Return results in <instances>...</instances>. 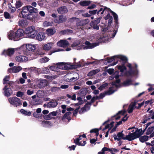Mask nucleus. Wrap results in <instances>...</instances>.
Returning a JSON list of instances; mask_svg holds the SVG:
<instances>
[{
    "label": "nucleus",
    "mask_w": 154,
    "mask_h": 154,
    "mask_svg": "<svg viewBox=\"0 0 154 154\" xmlns=\"http://www.w3.org/2000/svg\"><path fill=\"white\" fill-rule=\"evenodd\" d=\"M57 11L58 12L59 14H63L66 13L68 11V10L65 6H62L59 8Z\"/></svg>",
    "instance_id": "21"
},
{
    "label": "nucleus",
    "mask_w": 154,
    "mask_h": 154,
    "mask_svg": "<svg viewBox=\"0 0 154 154\" xmlns=\"http://www.w3.org/2000/svg\"><path fill=\"white\" fill-rule=\"evenodd\" d=\"M49 72V69L47 68H43L42 71V72L44 74H47Z\"/></svg>",
    "instance_id": "56"
},
{
    "label": "nucleus",
    "mask_w": 154,
    "mask_h": 154,
    "mask_svg": "<svg viewBox=\"0 0 154 154\" xmlns=\"http://www.w3.org/2000/svg\"><path fill=\"white\" fill-rule=\"evenodd\" d=\"M73 32L71 30L67 29L63 31H62L60 32V34L61 35H65L68 34L70 33H72Z\"/></svg>",
    "instance_id": "33"
},
{
    "label": "nucleus",
    "mask_w": 154,
    "mask_h": 154,
    "mask_svg": "<svg viewBox=\"0 0 154 154\" xmlns=\"http://www.w3.org/2000/svg\"><path fill=\"white\" fill-rule=\"evenodd\" d=\"M15 32L16 35V37L18 38V40H19V37L23 36L24 34L23 30L22 29H18Z\"/></svg>",
    "instance_id": "23"
},
{
    "label": "nucleus",
    "mask_w": 154,
    "mask_h": 154,
    "mask_svg": "<svg viewBox=\"0 0 154 154\" xmlns=\"http://www.w3.org/2000/svg\"><path fill=\"white\" fill-rule=\"evenodd\" d=\"M112 16H111V17H110V19H109L108 20V26H109L111 24L112 22Z\"/></svg>",
    "instance_id": "63"
},
{
    "label": "nucleus",
    "mask_w": 154,
    "mask_h": 154,
    "mask_svg": "<svg viewBox=\"0 0 154 154\" xmlns=\"http://www.w3.org/2000/svg\"><path fill=\"white\" fill-rule=\"evenodd\" d=\"M114 123V122H111L109 125H107L105 127V128L103 129V130L109 128H111L113 126V125Z\"/></svg>",
    "instance_id": "47"
},
{
    "label": "nucleus",
    "mask_w": 154,
    "mask_h": 154,
    "mask_svg": "<svg viewBox=\"0 0 154 154\" xmlns=\"http://www.w3.org/2000/svg\"><path fill=\"white\" fill-rule=\"evenodd\" d=\"M93 23H90V26L93 28L94 29L98 30L99 29V27L96 24H94Z\"/></svg>",
    "instance_id": "42"
},
{
    "label": "nucleus",
    "mask_w": 154,
    "mask_h": 154,
    "mask_svg": "<svg viewBox=\"0 0 154 154\" xmlns=\"http://www.w3.org/2000/svg\"><path fill=\"white\" fill-rule=\"evenodd\" d=\"M9 78V76H6L3 79V84H5L8 81Z\"/></svg>",
    "instance_id": "52"
},
{
    "label": "nucleus",
    "mask_w": 154,
    "mask_h": 154,
    "mask_svg": "<svg viewBox=\"0 0 154 154\" xmlns=\"http://www.w3.org/2000/svg\"><path fill=\"white\" fill-rule=\"evenodd\" d=\"M91 104H89L88 102L87 103L86 105H85V106L82 108L80 111V113H82L83 112H85L86 111L89 110L90 108V105Z\"/></svg>",
    "instance_id": "28"
},
{
    "label": "nucleus",
    "mask_w": 154,
    "mask_h": 154,
    "mask_svg": "<svg viewBox=\"0 0 154 154\" xmlns=\"http://www.w3.org/2000/svg\"><path fill=\"white\" fill-rule=\"evenodd\" d=\"M49 59L47 57H45L41 59L40 60V62L42 63H45L49 61Z\"/></svg>",
    "instance_id": "45"
},
{
    "label": "nucleus",
    "mask_w": 154,
    "mask_h": 154,
    "mask_svg": "<svg viewBox=\"0 0 154 154\" xmlns=\"http://www.w3.org/2000/svg\"><path fill=\"white\" fill-rule=\"evenodd\" d=\"M51 124L50 122L48 121H43L42 122V124L45 126H47Z\"/></svg>",
    "instance_id": "50"
},
{
    "label": "nucleus",
    "mask_w": 154,
    "mask_h": 154,
    "mask_svg": "<svg viewBox=\"0 0 154 154\" xmlns=\"http://www.w3.org/2000/svg\"><path fill=\"white\" fill-rule=\"evenodd\" d=\"M85 44L86 46L85 47L83 46H79V48H77V49H81L83 48L84 49H91L99 45L98 43H95L91 44L89 42L87 41L85 42Z\"/></svg>",
    "instance_id": "6"
},
{
    "label": "nucleus",
    "mask_w": 154,
    "mask_h": 154,
    "mask_svg": "<svg viewBox=\"0 0 154 154\" xmlns=\"http://www.w3.org/2000/svg\"><path fill=\"white\" fill-rule=\"evenodd\" d=\"M100 71V70L98 69L93 70L90 71L88 74V75L89 76H91L94 75H95Z\"/></svg>",
    "instance_id": "32"
},
{
    "label": "nucleus",
    "mask_w": 154,
    "mask_h": 154,
    "mask_svg": "<svg viewBox=\"0 0 154 154\" xmlns=\"http://www.w3.org/2000/svg\"><path fill=\"white\" fill-rule=\"evenodd\" d=\"M154 128V127L153 126L149 127L147 130L146 132V134L148 135L150 134L153 131Z\"/></svg>",
    "instance_id": "39"
},
{
    "label": "nucleus",
    "mask_w": 154,
    "mask_h": 154,
    "mask_svg": "<svg viewBox=\"0 0 154 154\" xmlns=\"http://www.w3.org/2000/svg\"><path fill=\"white\" fill-rule=\"evenodd\" d=\"M57 68L62 69H66L68 67L66 63H60L57 64Z\"/></svg>",
    "instance_id": "19"
},
{
    "label": "nucleus",
    "mask_w": 154,
    "mask_h": 154,
    "mask_svg": "<svg viewBox=\"0 0 154 154\" xmlns=\"http://www.w3.org/2000/svg\"><path fill=\"white\" fill-rule=\"evenodd\" d=\"M15 50L16 49L14 48H9L6 50L4 51V54L11 56L14 54Z\"/></svg>",
    "instance_id": "20"
},
{
    "label": "nucleus",
    "mask_w": 154,
    "mask_h": 154,
    "mask_svg": "<svg viewBox=\"0 0 154 154\" xmlns=\"http://www.w3.org/2000/svg\"><path fill=\"white\" fill-rule=\"evenodd\" d=\"M89 22V21L88 19H85L80 21L79 22L77 23V26H84Z\"/></svg>",
    "instance_id": "25"
},
{
    "label": "nucleus",
    "mask_w": 154,
    "mask_h": 154,
    "mask_svg": "<svg viewBox=\"0 0 154 154\" xmlns=\"http://www.w3.org/2000/svg\"><path fill=\"white\" fill-rule=\"evenodd\" d=\"M45 37V34L44 33L40 32L36 36V39L39 41H41L44 40Z\"/></svg>",
    "instance_id": "22"
},
{
    "label": "nucleus",
    "mask_w": 154,
    "mask_h": 154,
    "mask_svg": "<svg viewBox=\"0 0 154 154\" xmlns=\"http://www.w3.org/2000/svg\"><path fill=\"white\" fill-rule=\"evenodd\" d=\"M149 137L145 135L139 138L140 140L142 142H144L147 140Z\"/></svg>",
    "instance_id": "34"
},
{
    "label": "nucleus",
    "mask_w": 154,
    "mask_h": 154,
    "mask_svg": "<svg viewBox=\"0 0 154 154\" xmlns=\"http://www.w3.org/2000/svg\"><path fill=\"white\" fill-rule=\"evenodd\" d=\"M123 131L121 132H119L117 135H114L113 137L115 140H117L119 141L121 139L126 140L125 137L124 135L122 133Z\"/></svg>",
    "instance_id": "11"
},
{
    "label": "nucleus",
    "mask_w": 154,
    "mask_h": 154,
    "mask_svg": "<svg viewBox=\"0 0 154 154\" xmlns=\"http://www.w3.org/2000/svg\"><path fill=\"white\" fill-rule=\"evenodd\" d=\"M116 57H117V56H115L108 58L107 59L108 62H111L113 61L114 60H115V58Z\"/></svg>",
    "instance_id": "53"
},
{
    "label": "nucleus",
    "mask_w": 154,
    "mask_h": 154,
    "mask_svg": "<svg viewBox=\"0 0 154 154\" xmlns=\"http://www.w3.org/2000/svg\"><path fill=\"white\" fill-rule=\"evenodd\" d=\"M78 76L79 75L78 73L76 72L74 73L72 78H68V80L69 81H74L77 80L79 79V78L78 77Z\"/></svg>",
    "instance_id": "31"
},
{
    "label": "nucleus",
    "mask_w": 154,
    "mask_h": 154,
    "mask_svg": "<svg viewBox=\"0 0 154 154\" xmlns=\"http://www.w3.org/2000/svg\"><path fill=\"white\" fill-rule=\"evenodd\" d=\"M22 69V68L20 66H14L9 69L8 71L10 73H16L19 72Z\"/></svg>",
    "instance_id": "9"
},
{
    "label": "nucleus",
    "mask_w": 154,
    "mask_h": 154,
    "mask_svg": "<svg viewBox=\"0 0 154 154\" xmlns=\"http://www.w3.org/2000/svg\"><path fill=\"white\" fill-rule=\"evenodd\" d=\"M144 131H143L141 129L136 130L132 133H130L129 134L125 136L126 140L129 141H131L139 137L143 133Z\"/></svg>",
    "instance_id": "1"
},
{
    "label": "nucleus",
    "mask_w": 154,
    "mask_h": 154,
    "mask_svg": "<svg viewBox=\"0 0 154 154\" xmlns=\"http://www.w3.org/2000/svg\"><path fill=\"white\" fill-rule=\"evenodd\" d=\"M110 149L111 150L110 151H109L113 154H114V152H116L118 151L117 150L115 149Z\"/></svg>",
    "instance_id": "61"
},
{
    "label": "nucleus",
    "mask_w": 154,
    "mask_h": 154,
    "mask_svg": "<svg viewBox=\"0 0 154 154\" xmlns=\"http://www.w3.org/2000/svg\"><path fill=\"white\" fill-rule=\"evenodd\" d=\"M119 72L118 71L116 72L115 73L111 75L109 78L110 80H112L114 78L116 79V82H112V85L113 86H115L116 87H118L119 85V83L120 82V80L118 79L119 76V75H118Z\"/></svg>",
    "instance_id": "4"
},
{
    "label": "nucleus",
    "mask_w": 154,
    "mask_h": 154,
    "mask_svg": "<svg viewBox=\"0 0 154 154\" xmlns=\"http://www.w3.org/2000/svg\"><path fill=\"white\" fill-rule=\"evenodd\" d=\"M117 68L122 72H123L126 69V68L124 65H122V66L120 65L118 66Z\"/></svg>",
    "instance_id": "43"
},
{
    "label": "nucleus",
    "mask_w": 154,
    "mask_h": 154,
    "mask_svg": "<svg viewBox=\"0 0 154 154\" xmlns=\"http://www.w3.org/2000/svg\"><path fill=\"white\" fill-rule=\"evenodd\" d=\"M110 150H111L110 149H108L106 147H105L102 149V151H103L104 153V152H105V151H110Z\"/></svg>",
    "instance_id": "62"
},
{
    "label": "nucleus",
    "mask_w": 154,
    "mask_h": 154,
    "mask_svg": "<svg viewBox=\"0 0 154 154\" xmlns=\"http://www.w3.org/2000/svg\"><path fill=\"white\" fill-rule=\"evenodd\" d=\"M98 96H96V97H93L91 100V101L90 102H89L88 103L89 104H91V103L94 102L96 100L98 99Z\"/></svg>",
    "instance_id": "54"
},
{
    "label": "nucleus",
    "mask_w": 154,
    "mask_h": 154,
    "mask_svg": "<svg viewBox=\"0 0 154 154\" xmlns=\"http://www.w3.org/2000/svg\"><path fill=\"white\" fill-rule=\"evenodd\" d=\"M137 102V101H135L134 102L131 103L128 109V112L129 113H130L132 112L133 109L135 108Z\"/></svg>",
    "instance_id": "24"
},
{
    "label": "nucleus",
    "mask_w": 154,
    "mask_h": 154,
    "mask_svg": "<svg viewBox=\"0 0 154 154\" xmlns=\"http://www.w3.org/2000/svg\"><path fill=\"white\" fill-rule=\"evenodd\" d=\"M4 15L6 19H9L11 18L9 14L7 12H5L4 13Z\"/></svg>",
    "instance_id": "51"
},
{
    "label": "nucleus",
    "mask_w": 154,
    "mask_h": 154,
    "mask_svg": "<svg viewBox=\"0 0 154 154\" xmlns=\"http://www.w3.org/2000/svg\"><path fill=\"white\" fill-rule=\"evenodd\" d=\"M18 24L20 26H25L26 24V21L24 20H20L18 23Z\"/></svg>",
    "instance_id": "49"
},
{
    "label": "nucleus",
    "mask_w": 154,
    "mask_h": 154,
    "mask_svg": "<svg viewBox=\"0 0 154 154\" xmlns=\"http://www.w3.org/2000/svg\"><path fill=\"white\" fill-rule=\"evenodd\" d=\"M54 44L52 42H49L47 44H44L43 45V49L46 51L50 50Z\"/></svg>",
    "instance_id": "14"
},
{
    "label": "nucleus",
    "mask_w": 154,
    "mask_h": 154,
    "mask_svg": "<svg viewBox=\"0 0 154 154\" xmlns=\"http://www.w3.org/2000/svg\"><path fill=\"white\" fill-rule=\"evenodd\" d=\"M57 105V103L55 100H52L48 103V108H52L56 107Z\"/></svg>",
    "instance_id": "18"
},
{
    "label": "nucleus",
    "mask_w": 154,
    "mask_h": 154,
    "mask_svg": "<svg viewBox=\"0 0 154 154\" xmlns=\"http://www.w3.org/2000/svg\"><path fill=\"white\" fill-rule=\"evenodd\" d=\"M9 103L14 106H17L22 105L20 100L16 97H10L8 99Z\"/></svg>",
    "instance_id": "5"
},
{
    "label": "nucleus",
    "mask_w": 154,
    "mask_h": 154,
    "mask_svg": "<svg viewBox=\"0 0 154 154\" xmlns=\"http://www.w3.org/2000/svg\"><path fill=\"white\" fill-rule=\"evenodd\" d=\"M3 90L4 91V95L6 96H10L12 93V92L11 88L8 87L7 85H5Z\"/></svg>",
    "instance_id": "15"
},
{
    "label": "nucleus",
    "mask_w": 154,
    "mask_h": 154,
    "mask_svg": "<svg viewBox=\"0 0 154 154\" xmlns=\"http://www.w3.org/2000/svg\"><path fill=\"white\" fill-rule=\"evenodd\" d=\"M56 29L54 28H49L46 31V34L48 35H51L54 34L56 32Z\"/></svg>",
    "instance_id": "27"
},
{
    "label": "nucleus",
    "mask_w": 154,
    "mask_h": 154,
    "mask_svg": "<svg viewBox=\"0 0 154 154\" xmlns=\"http://www.w3.org/2000/svg\"><path fill=\"white\" fill-rule=\"evenodd\" d=\"M132 82L131 80L128 79L124 82L123 83V85L125 86H128L131 85Z\"/></svg>",
    "instance_id": "40"
},
{
    "label": "nucleus",
    "mask_w": 154,
    "mask_h": 154,
    "mask_svg": "<svg viewBox=\"0 0 154 154\" xmlns=\"http://www.w3.org/2000/svg\"><path fill=\"white\" fill-rule=\"evenodd\" d=\"M53 23L48 21H45L43 23L44 26H48L52 25Z\"/></svg>",
    "instance_id": "46"
},
{
    "label": "nucleus",
    "mask_w": 154,
    "mask_h": 154,
    "mask_svg": "<svg viewBox=\"0 0 154 154\" xmlns=\"http://www.w3.org/2000/svg\"><path fill=\"white\" fill-rule=\"evenodd\" d=\"M58 77L57 75H45V78L49 79V80H52L57 78Z\"/></svg>",
    "instance_id": "44"
},
{
    "label": "nucleus",
    "mask_w": 154,
    "mask_h": 154,
    "mask_svg": "<svg viewBox=\"0 0 154 154\" xmlns=\"http://www.w3.org/2000/svg\"><path fill=\"white\" fill-rule=\"evenodd\" d=\"M49 115L50 116H55L57 115V113L54 111L52 112L49 113Z\"/></svg>",
    "instance_id": "64"
},
{
    "label": "nucleus",
    "mask_w": 154,
    "mask_h": 154,
    "mask_svg": "<svg viewBox=\"0 0 154 154\" xmlns=\"http://www.w3.org/2000/svg\"><path fill=\"white\" fill-rule=\"evenodd\" d=\"M114 91L112 89V87H110L109 90L105 92L104 93H101L98 97V99H102L105 97V95H110L113 94Z\"/></svg>",
    "instance_id": "10"
},
{
    "label": "nucleus",
    "mask_w": 154,
    "mask_h": 154,
    "mask_svg": "<svg viewBox=\"0 0 154 154\" xmlns=\"http://www.w3.org/2000/svg\"><path fill=\"white\" fill-rule=\"evenodd\" d=\"M25 32L27 37L32 38L35 37L37 34V31L34 26L28 27Z\"/></svg>",
    "instance_id": "2"
},
{
    "label": "nucleus",
    "mask_w": 154,
    "mask_h": 154,
    "mask_svg": "<svg viewBox=\"0 0 154 154\" xmlns=\"http://www.w3.org/2000/svg\"><path fill=\"white\" fill-rule=\"evenodd\" d=\"M149 115L152 116L151 117V119H154V114L153 111L152 110H151L149 112Z\"/></svg>",
    "instance_id": "57"
},
{
    "label": "nucleus",
    "mask_w": 154,
    "mask_h": 154,
    "mask_svg": "<svg viewBox=\"0 0 154 154\" xmlns=\"http://www.w3.org/2000/svg\"><path fill=\"white\" fill-rule=\"evenodd\" d=\"M39 87H45L47 85L48 82L46 79H40L37 82Z\"/></svg>",
    "instance_id": "13"
},
{
    "label": "nucleus",
    "mask_w": 154,
    "mask_h": 154,
    "mask_svg": "<svg viewBox=\"0 0 154 154\" xmlns=\"http://www.w3.org/2000/svg\"><path fill=\"white\" fill-rule=\"evenodd\" d=\"M66 20V16L61 15H59L58 17L55 19L54 21L56 23H60L65 22Z\"/></svg>",
    "instance_id": "8"
},
{
    "label": "nucleus",
    "mask_w": 154,
    "mask_h": 154,
    "mask_svg": "<svg viewBox=\"0 0 154 154\" xmlns=\"http://www.w3.org/2000/svg\"><path fill=\"white\" fill-rule=\"evenodd\" d=\"M26 48L28 51H33L36 48L35 45L31 44H26Z\"/></svg>",
    "instance_id": "26"
},
{
    "label": "nucleus",
    "mask_w": 154,
    "mask_h": 154,
    "mask_svg": "<svg viewBox=\"0 0 154 154\" xmlns=\"http://www.w3.org/2000/svg\"><path fill=\"white\" fill-rule=\"evenodd\" d=\"M100 18H97L96 20H95L94 21H92L91 23H94V24L97 25L100 22Z\"/></svg>",
    "instance_id": "55"
},
{
    "label": "nucleus",
    "mask_w": 154,
    "mask_h": 154,
    "mask_svg": "<svg viewBox=\"0 0 154 154\" xmlns=\"http://www.w3.org/2000/svg\"><path fill=\"white\" fill-rule=\"evenodd\" d=\"M16 32H14L13 31H10L8 34V37L9 39L13 40L14 41L18 40V38L16 36Z\"/></svg>",
    "instance_id": "12"
},
{
    "label": "nucleus",
    "mask_w": 154,
    "mask_h": 154,
    "mask_svg": "<svg viewBox=\"0 0 154 154\" xmlns=\"http://www.w3.org/2000/svg\"><path fill=\"white\" fill-rule=\"evenodd\" d=\"M106 10L110 11L111 13L112 14V15L114 17V19L115 20V22L117 24L118 20V15L116 13L111 11L109 8H107V7H105L104 8L103 11L102 13H101V14H102L104 12H106Z\"/></svg>",
    "instance_id": "7"
},
{
    "label": "nucleus",
    "mask_w": 154,
    "mask_h": 154,
    "mask_svg": "<svg viewBox=\"0 0 154 154\" xmlns=\"http://www.w3.org/2000/svg\"><path fill=\"white\" fill-rule=\"evenodd\" d=\"M111 36V35H109V36H108V35L104 36L99 39L100 41L101 42H105L106 41H109L110 39V37Z\"/></svg>",
    "instance_id": "29"
},
{
    "label": "nucleus",
    "mask_w": 154,
    "mask_h": 154,
    "mask_svg": "<svg viewBox=\"0 0 154 154\" xmlns=\"http://www.w3.org/2000/svg\"><path fill=\"white\" fill-rule=\"evenodd\" d=\"M90 4V1H84L80 2V5L83 6H86L89 5Z\"/></svg>",
    "instance_id": "37"
},
{
    "label": "nucleus",
    "mask_w": 154,
    "mask_h": 154,
    "mask_svg": "<svg viewBox=\"0 0 154 154\" xmlns=\"http://www.w3.org/2000/svg\"><path fill=\"white\" fill-rule=\"evenodd\" d=\"M51 70L54 71H57L58 72V69L55 66H52L50 67L49 68Z\"/></svg>",
    "instance_id": "48"
},
{
    "label": "nucleus",
    "mask_w": 154,
    "mask_h": 154,
    "mask_svg": "<svg viewBox=\"0 0 154 154\" xmlns=\"http://www.w3.org/2000/svg\"><path fill=\"white\" fill-rule=\"evenodd\" d=\"M114 69H109L107 70L108 73L110 74H111L113 73Z\"/></svg>",
    "instance_id": "58"
},
{
    "label": "nucleus",
    "mask_w": 154,
    "mask_h": 154,
    "mask_svg": "<svg viewBox=\"0 0 154 154\" xmlns=\"http://www.w3.org/2000/svg\"><path fill=\"white\" fill-rule=\"evenodd\" d=\"M117 57L120 59L122 60L125 62H126L127 61V58L125 56L122 55H119L117 56Z\"/></svg>",
    "instance_id": "41"
},
{
    "label": "nucleus",
    "mask_w": 154,
    "mask_h": 154,
    "mask_svg": "<svg viewBox=\"0 0 154 154\" xmlns=\"http://www.w3.org/2000/svg\"><path fill=\"white\" fill-rule=\"evenodd\" d=\"M21 13L19 14L20 17L26 19L29 18V16L30 15V12L29 11L26 6L23 7Z\"/></svg>",
    "instance_id": "3"
},
{
    "label": "nucleus",
    "mask_w": 154,
    "mask_h": 154,
    "mask_svg": "<svg viewBox=\"0 0 154 154\" xmlns=\"http://www.w3.org/2000/svg\"><path fill=\"white\" fill-rule=\"evenodd\" d=\"M33 93V91H31L30 90H28L27 91V94L28 95H30Z\"/></svg>",
    "instance_id": "60"
},
{
    "label": "nucleus",
    "mask_w": 154,
    "mask_h": 154,
    "mask_svg": "<svg viewBox=\"0 0 154 154\" xmlns=\"http://www.w3.org/2000/svg\"><path fill=\"white\" fill-rule=\"evenodd\" d=\"M108 85V84L106 83L101 85L98 88L100 91H102Z\"/></svg>",
    "instance_id": "38"
},
{
    "label": "nucleus",
    "mask_w": 154,
    "mask_h": 154,
    "mask_svg": "<svg viewBox=\"0 0 154 154\" xmlns=\"http://www.w3.org/2000/svg\"><path fill=\"white\" fill-rule=\"evenodd\" d=\"M16 60L19 62H26L28 59L27 57L24 56H18L15 58Z\"/></svg>",
    "instance_id": "16"
},
{
    "label": "nucleus",
    "mask_w": 154,
    "mask_h": 154,
    "mask_svg": "<svg viewBox=\"0 0 154 154\" xmlns=\"http://www.w3.org/2000/svg\"><path fill=\"white\" fill-rule=\"evenodd\" d=\"M57 45L60 47H65L69 45V43L66 40H63L58 42L57 43Z\"/></svg>",
    "instance_id": "17"
},
{
    "label": "nucleus",
    "mask_w": 154,
    "mask_h": 154,
    "mask_svg": "<svg viewBox=\"0 0 154 154\" xmlns=\"http://www.w3.org/2000/svg\"><path fill=\"white\" fill-rule=\"evenodd\" d=\"M23 3L19 0H17L15 5L17 8H18L21 7L23 5Z\"/></svg>",
    "instance_id": "35"
},
{
    "label": "nucleus",
    "mask_w": 154,
    "mask_h": 154,
    "mask_svg": "<svg viewBox=\"0 0 154 154\" xmlns=\"http://www.w3.org/2000/svg\"><path fill=\"white\" fill-rule=\"evenodd\" d=\"M23 94V92L20 91H18L17 92V96L18 97H22Z\"/></svg>",
    "instance_id": "59"
},
{
    "label": "nucleus",
    "mask_w": 154,
    "mask_h": 154,
    "mask_svg": "<svg viewBox=\"0 0 154 154\" xmlns=\"http://www.w3.org/2000/svg\"><path fill=\"white\" fill-rule=\"evenodd\" d=\"M27 7L29 11L30 12V14L32 12L37 13L38 11L37 10L30 5L26 6Z\"/></svg>",
    "instance_id": "30"
},
{
    "label": "nucleus",
    "mask_w": 154,
    "mask_h": 154,
    "mask_svg": "<svg viewBox=\"0 0 154 154\" xmlns=\"http://www.w3.org/2000/svg\"><path fill=\"white\" fill-rule=\"evenodd\" d=\"M20 112L26 116H29L31 114V112L30 111H27L26 110L22 109L20 110Z\"/></svg>",
    "instance_id": "36"
}]
</instances>
